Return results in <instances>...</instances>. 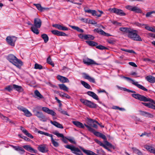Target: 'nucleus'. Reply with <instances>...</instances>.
Returning <instances> with one entry per match:
<instances>
[{
    "label": "nucleus",
    "mask_w": 155,
    "mask_h": 155,
    "mask_svg": "<svg viewBox=\"0 0 155 155\" xmlns=\"http://www.w3.org/2000/svg\"><path fill=\"white\" fill-rule=\"evenodd\" d=\"M7 59L10 62L18 68H20L23 65L22 61L12 54H9Z\"/></svg>",
    "instance_id": "f257e3e1"
},
{
    "label": "nucleus",
    "mask_w": 155,
    "mask_h": 155,
    "mask_svg": "<svg viewBox=\"0 0 155 155\" xmlns=\"http://www.w3.org/2000/svg\"><path fill=\"white\" fill-rule=\"evenodd\" d=\"M137 33L138 31L137 30L130 28L127 34V36L129 38L134 41H142V39Z\"/></svg>",
    "instance_id": "f03ea898"
},
{
    "label": "nucleus",
    "mask_w": 155,
    "mask_h": 155,
    "mask_svg": "<svg viewBox=\"0 0 155 155\" xmlns=\"http://www.w3.org/2000/svg\"><path fill=\"white\" fill-rule=\"evenodd\" d=\"M38 133L41 134L45 135L46 136L50 137L51 138V142L54 147H57L59 146V143L56 141V140L58 141V140H55L54 139L53 137V135L52 134H50L48 133L45 132L40 130H38Z\"/></svg>",
    "instance_id": "7ed1b4c3"
},
{
    "label": "nucleus",
    "mask_w": 155,
    "mask_h": 155,
    "mask_svg": "<svg viewBox=\"0 0 155 155\" xmlns=\"http://www.w3.org/2000/svg\"><path fill=\"white\" fill-rule=\"evenodd\" d=\"M64 147L67 149H70L71 151L74 154L77 155H83L81 151L78 148L73 145H67L64 146Z\"/></svg>",
    "instance_id": "20e7f679"
},
{
    "label": "nucleus",
    "mask_w": 155,
    "mask_h": 155,
    "mask_svg": "<svg viewBox=\"0 0 155 155\" xmlns=\"http://www.w3.org/2000/svg\"><path fill=\"white\" fill-rule=\"evenodd\" d=\"M84 125L88 128V130L90 131L93 133L95 136L101 138L104 140H105L106 139V137L105 135L101 133L95 131L94 129L88 125L85 124Z\"/></svg>",
    "instance_id": "39448f33"
},
{
    "label": "nucleus",
    "mask_w": 155,
    "mask_h": 155,
    "mask_svg": "<svg viewBox=\"0 0 155 155\" xmlns=\"http://www.w3.org/2000/svg\"><path fill=\"white\" fill-rule=\"evenodd\" d=\"M124 78L126 79L127 80L129 81L132 84L137 87L138 88L141 89L144 91H147L148 90L147 88H146L143 86L139 84L138 82L135 81L134 80H133L128 77H124Z\"/></svg>",
    "instance_id": "423d86ee"
},
{
    "label": "nucleus",
    "mask_w": 155,
    "mask_h": 155,
    "mask_svg": "<svg viewBox=\"0 0 155 155\" xmlns=\"http://www.w3.org/2000/svg\"><path fill=\"white\" fill-rule=\"evenodd\" d=\"M80 101L84 105L89 107L96 108L97 107V104L91 101L82 99H81Z\"/></svg>",
    "instance_id": "0eeeda50"
},
{
    "label": "nucleus",
    "mask_w": 155,
    "mask_h": 155,
    "mask_svg": "<svg viewBox=\"0 0 155 155\" xmlns=\"http://www.w3.org/2000/svg\"><path fill=\"white\" fill-rule=\"evenodd\" d=\"M33 112L34 115L39 118L40 120L43 122L47 121V119L41 112L38 111L36 109H33Z\"/></svg>",
    "instance_id": "6e6552de"
},
{
    "label": "nucleus",
    "mask_w": 155,
    "mask_h": 155,
    "mask_svg": "<svg viewBox=\"0 0 155 155\" xmlns=\"http://www.w3.org/2000/svg\"><path fill=\"white\" fill-rule=\"evenodd\" d=\"M132 96L135 98L139 100L140 101H148L151 100L150 98H147L145 96L139 94H132Z\"/></svg>",
    "instance_id": "1a4fd4ad"
},
{
    "label": "nucleus",
    "mask_w": 155,
    "mask_h": 155,
    "mask_svg": "<svg viewBox=\"0 0 155 155\" xmlns=\"http://www.w3.org/2000/svg\"><path fill=\"white\" fill-rule=\"evenodd\" d=\"M6 40L8 45L14 47L17 40V37L15 36H8L6 38Z\"/></svg>",
    "instance_id": "9d476101"
},
{
    "label": "nucleus",
    "mask_w": 155,
    "mask_h": 155,
    "mask_svg": "<svg viewBox=\"0 0 155 155\" xmlns=\"http://www.w3.org/2000/svg\"><path fill=\"white\" fill-rule=\"evenodd\" d=\"M109 11L111 12L115 13L116 14L121 16H124L126 15V14L121 9H118L117 8H110Z\"/></svg>",
    "instance_id": "9b49d317"
},
{
    "label": "nucleus",
    "mask_w": 155,
    "mask_h": 155,
    "mask_svg": "<svg viewBox=\"0 0 155 155\" xmlns=\"http://www.w3.org/2000/svg\"><path fill=\"white\" fill-rule=\"evenodd\" d=\"M84 11L85 12L91 14L93 16H97L98 17H101V15L103 13V12L102 11L99 10L98 11V12L100 13V14H98V12H96L95 10L86 9Z\"/></svg>",
    "instance_id": "f8f14e48"
},
{
    "label": "nucleus",
    "mask_w": 155,
    "mask_h": 155,
    "mask_svg": "<svg viewBox=\"0 0 155 155\" xmlns=\"http://www.w3.org/2000/svg\"><path fill=\"white\" fill-rule=\"evenodd\" d=\"M18 109L23 111L25 114V115L27 117H30L32 116L31 113L26 108L22 106H19L18 107Z\"/></svg>",
    "instance_id": "ddd939ff"
},
{
    "label": "nucleus",
    "mask_w": 155,
    "mask_h": 155,
    "mask_svg": "<svg viewBox=\"0 0 155 155\" xmlns=\"http://www.w3.org/2000/svg\"><path fill=\"white\" fill-rule=\"evenodd\" d=\"M42 110L43 111L52 116H55L56 115V113L54 111L49 109L47 107H43Z\"/></svg>",
    "instance_id": "4468645a"
},
{
    "label": "nucleus",
    "mask_w": 155,
    "mask_h": 155,
    "mask_svg": "<svg viewBox=\"0 0 155 155\" xmlns=\"http://www.w3.org/2000/svg\"><path fill=\"white\" fill-rule=\"evenodd\" d=\"M41 21L38 18H35L34 20L33 25L37 28H40L41 25Z\"/></svg>",
    "instance_id": "2eb2a0df"
},
{
    "label": "nucleus",
    "mask_w": 155,
    "mask_h": 155,
    "mask_svg": "<svg viewBox=\"0 0 155 155\" xmlns=\"http://www.w3.org/2000/svg\"><path fill=\"white\" fill-rule=\"evenodd\" d=\"M83 61L84 64L87 65L91 64L99 65L98 64L96 63L94 60L89 58L84 60Z\"/></svg>",
    "instance_id": "dca6fc26"
},
{
    "label": "nucleus",
    "mask_w": 155,
    "mask_h": 155,
    "mask_svg": "<svg viewBox=\"0 0 155 155\" xmlns=\"http://www.w3.org/2000/svg\"><path fill=\"white\" fill-rule=\"evenodd\" d=\"M57 78V79L62 83L69 82V81L67 78L60 75H58Z\"/></svg>",
    "instance_id": "f3484780"
},
{
    "label": "nucleus",
    "mask_w": 155,
    "mask_h": 155,
    "mask_svg": "<svg viewBox=\"0 0 155 155\" xmlns=\"http://www.w3.org/2000/svg\"><path fill=\"white\" fill-rule=\"evenodd\" d=\"M144 147L148 151L155 155V149L154 147L147 145H145Z\"/></svg>",
    "instance_id": "a211bd4d"
},
{
    "label": "nucleus",
    "mask_w": 155,
    "mask_h": 155,
    "mask_svg": "<svg viewBox=\"0 0 155 155\" xmlns=\"http://www.w3.org/2000/svg\"><path fill=\"white\" fill-rule=\"evenodd\" d=\"M79 148L87 155H97L96 154L92 151L89 150H85L81 147H79Z\"/></svg>",
    "instance_id": "6ab92c4d"
},
{
    "label": "nucleus",
    "mask_w": 155,
    "mask_h": 155,
    "mask_svg": "<svg viewBox=\"0 0 155 155\" xmlns=\"http://www.w3.org/2000/svg\"><path fill=\"white\" fill-rule=\"evenodd\" d=\"M38 149L39 151L43 153H46L48 151L45 145H39L38 147Z\"/></svg>",
    "instance_id": "aec40b11"
},
{
    "label": "nucleus",
    "mask_w": 155,
    "mask_h": 155,
    "mask_svg": "<svg viewBox=\"0 0 155 155\" xmlns=\"http://www.w3.org/2000/svg\"><path fill=\"white\" fill-rule=\"evenodd\" d=\"M139 112L140 114L144 116L150 118H153V115L148 112L142 110H140Z\"/></svg>",
    "instance_id": "412c9836"
},
{
    "label": "nucleus",
    "mask_w": 155,
    "mask_h": 155,
    "mask_svg": "<svg viewBox=\"0 0 155 155\" xmlns=\"http://www.w3.org/2000/svg\"><path fill=\"white\" fill-rule=\"evenodd\" d=\"M51 32L53 34L57 36H66V34L65 33L59 31L57 30H52L51 31Z\"/></svg>",
    "instance_id": "4be33fe9"
},
{
    "label": "nucleus",
    "mask_w": 155,
    "mask_h": 155,
    "mask_svg": "<svg viewBox=\"0 0 155 155\" xmlns=\"http://www.w3.org/2000/svg\"><path fill=\"white\" fill-rule=\"evenodd\" d=\"M87 94L89 96L92 97L94 99L96 100H99L98 96L97 95L93 92L88 91L87 92Z\"/></svg>",
    "instance_id": "5701e85b"
},
{
    "label": "nucleus",
    "mask_w": 155,
    "mask_h": 155,
    "mask_svg": "<svg viewBox=\"0 0 155 155\" xmlns=\"http://www.w3.org/2000/svg\"><path fill=\"white\" fill-rule=\"evenodd\" d=\"M23 147L27 150L29 151L31 153H36V151L31 147L30 145H25L23 146Z\"/></svg>",
    "instance_id": "b1692460"
},
{
    "label": "nucleus",
    "mask_w": 155,
    "mask_h": 155,
    "mask_svg": "<svg viewBox=\"0 0 155 155\" xmlns=\"http://www.w3.org/2000/svg\"><path fill=\"white\" fill-rule=\"evenodd\" d=\"M73 124L78 127L84 128V125L81 123L76 121H73L72 122Z\"/></svg>",
    "instance_id": "393cba45"
},
{
    "label": "nucleus",
    "mask_w": 155,
    "mask_h": 155,
    "mask_svg": "<svg viewBox=\"0 0 155 155\" xmlns=\"http://www.w3.org/2000/svg\"><path fill=\"white\" fill-rule=\"evenodd\" d=\"M13 89L19 93L23 91V89L21 86L15 84H13Z\"/></svg>",
    "instance_id": "a878e982"
},
{
    "label": "nucleus",
    "mask_w": 155,
    "mask_h": 155,
    "mask_svg": "<svg viewBox=\"0 0 155 155\" xmlns=\"http://www.w3.org/2000/svg\"><path fill=\"white\" fill-rule=\"evenodd\" d=\"M150 83H154L155 82V77L151 75L147 76L145 78Z\"/></svg>",
    "instance_id": "bb28decb"
},
{
    "label": "nucleus",
    "mask_w": 155,
    "mask_h": 155,
    "mask_svg": "<svg viewBox=\"0 0 155 155\" xmlns=\"http://www.w3.org/2000/svg\"><path fill=\"white\" fill-rule=\"evenodd\" d=\"M50 122L51 124L58 128L61 129H63L64 128L63 126L61 124L57 121H52L51 120Z\"/></svg>",
    "instance_id": "cd10ccee"
},
{
    "label": "nucleus",
    "mask_w": 155,
    "mask_h": 155,
    "mask_svg": "<svg viewBox=\"0 0 155 155\" xmlns=\"http://www.w3.org/2000/svg\"><path fill=\"white\" fill-rule=\"evenodd\" d=\"M84 77L85 79L88 80L91 82L93 83H95V79L94 78L90 77L88 75L85 73L84 74Z\"/></svg>",
    "instance_id": "c85d7f7f"
},
{
    "label": "nucleus",
    "mask_w": 155,
    "mask_h": 155,
    "mask_svg": "<svg viewBox=\"0 0 155 155\" xmlns=\"http://www.w3.org/2000/svg\"><path fill=\"white\" fill-rule=\"evenodd\" d=\"M35 95L36 96L38 99H43L44 98L43 96L37 90L35 91L34 92Z\"/></svg>",
    "instance_id": "c756f323"
},
{
    "label": "nucleus",
    "mask_w": 155,
    "mask_h": 155,
    "mask_svg": "<svg viewBox=\"0 0 155 155\" xmlns=\"http://www.w3.org/2000/svg\"><path fill=\"white\" fill-rule=\"evenodd\" d=\"M143 25H144V26H145V28L146 30L150 31L155 32V28H154L153 27H150L147 25L143 24Z\"/></svg>",
    "instance_id": "7c9ffc66"
},
{
    "label": "nucleus",
    "mask_w": 155,
    "mask_h": 155,
    "mask_svg": "<svg viewBox=\"0 0 155 155\" xmlns=\"http://www.w3.org/2000/svg\"><path fill=\"white\" fill-rule=\"evenodd\" d=\"M11 146L16 150L21 151L22 152V153H24L25 152V150L21 147L14 146L13 145H11Z\"/></svg>",
    "instance_id": "2f4dec72"
},
{
    "label": "nucleus",
    "mask_w": 155,
    "mask_h": 155,
    "mask_svg": "<svg viewBox=\"0 0 155 155\" xmlns=\"http://www.w3.org/2000/svg\"><path fill=\"white\" fill-rule=\"evenodd\" d=\"M0 116L6 122H9V123L14 124V123L11 120H10L8 118L3 116L2 114H0Z\"/></svg>",
    "instance_id": "473e14b6"
},
{
    "label": "nucleus",
    "mask_w": 155,
    "mask_h": 155,
    "mask_svg": "<svg viewBox=\"0 0 155 155\" xmlns=\"http://www.w3.org/2000/svg\"><path fill=\"white\" fill-rule=\"evenodd\" d=\"M58 86L61 89L66 91H68V88L64 84H59Z\"/></svg>",
    "instance_id": "72a5a7b5"
},
{
    "label": "nucleus",
    "mask_w": 155,
    "mask_h": 155,
    "mask_svg": "<svg viewBox=\"0 0 155 155\" xmlns=\"http://www.w3.org/2000/svg\"><path fill=\"white\" fill-rule=\"evenodd\" d=\"M70 26L72 29L77 30L78 32H84V31L83 29L80 28L79 27H78V26H76L73 25H70Z\"/></svg>",
    "instance_id": "f704fd0d"
},
{
    "label": "nucleus",
    "mask_w": 155,
    "mask_h": 155,
    "mask_svg": "<svg viewBox=\"0 0 155 155\" xmlns=\"http://www.w3.org/2000/svg\"><path fill=\"white\" fill-rule=\"evenodd\" d=\"M37 28L35 27L33 25H32V26L31 27V31L34 33L36 34H38L39 33V31L37 28Z\"/></svg>",
    "instance_id": "c9c22d12"
},
{
    "label": "nucleus",
    "mask_w": 155,
    "mask_h": 155,
    "mask_svg": "<svg viewBox=\"0 0 155 155\" xmlns=\"http://www.w3.org/2000/svg\"><path fill=\"white\" fill-rule=\"evenodd\" d=\"M94 31L97 32L101 35H104L105 32L102 29L99 28L95 29L94 30Z\"/></svg>",
    "instance_id": "e433bc0d"
},
{
    "label": "nucleus",
    "mask_w": 155,
    "mask_h": 155,
    "mask_svg": "<svg viewBox=\"0 0 155 155\" xmlns=\"http://www.w3.org/2000/svg\"><path fill=\"white\" fill-rule=\"evenodd\" d=\"M81 84L86 88L88 89H90L91 86L87 82L84 81H81Z\"/></svg>",
    "instance_id": "4c0bfd02"
},
{
    "label": "nucleus",
    "mask_w": 155,
    "mask_h": 155,
    "mask_svg": "<svg viewBox=\"0 0 155 155\" xmlns=\"http://www.w3.org/2000/svg\"><path fill=\"white\" fill-rule=\"evenodd\" d=\"M132 11L134 12L137 13H141V10L137 6H133Z\"/></svg>",
    "instance_id": "58836bf2"
},
{
    "label": "nucleus",
    "mask_w": 155,
    "mask_h": 155,
    "mask_svg": "<svg viewBox=\"0 0 155 155\" xmlns=\"http://www.w3.org/2000/svg\"><path fill=\"white\" fill-rule=\"evenodd\" d=\"M132 149L134 151V152L137 153L138 155H143L142 153L139 150L137 149L136 148L133 147Z\"/></svg>",
    "instance_id": "ea45409f"
},
{
    "label": "nucleus",
    "mask_w": 155,
    "mask_h": 155,
    "mask_svg": "<svg viewBox=\"0 0 155 155\" xmlns=\"http://www.w3.org/2000/svg\"><path fill=\"white\" fill-rule=\"evenodd\" d=\"M86 42L91 46H96L97 45V43L92 41H86Z\"/></svg>",
    "instance_id": "a19ab883"
},
{
    "label": "nucleus",
    "mask_w": 155,
    "mask_h": 155,
    "mask_svg": "<svg viewBox=\"0 0 155 155\" xmlns=\"http://www.w3.org/2000/svg\"><path fill=\"white\" fill-rule=\"evenodd\" d=\"M94 38V37L92 35H84V39L85 40H93Z\"/></svg>",
    "instance_id": "79ce46f5"
},
{
    "label": "nucleus",
    "mask_w": 155,
    "mask_h": 155,
    "mask_svg": "<svg viewBox=\"0 0 155 155\" xmlns=\"http://www.w3.org/2000/svg\"><path fill=\"white\" fill-rule=\"evenodd\" d=\"M88 122L90 123H93L94 122L96 123L98 125H100L102 127H104V126L103 125H101L100 124H99L97 121H96L95 120H94L91 119H88Z\"/></svg>",
    "instance_id": "37998d69"
},
{
    "label": "nucleus",
    "mask_w": 155,
    "mask_h": 155,
    "mask_svg": "<svg viewBox=\"0 0 155 155\" xmlns=\"http://www.w3.org/2000/svg\"><path fill=\"white\" fill-rule=\"evenodd\" d=\"M41 37L44 40L45 43H47L48 41L49 38L48 35L46 34H43L41 35Z\"/></svg>",
    "instance_id": "c03bdc74"
},
{
    "label": "nucleus",
    "mask_w": 155,
    "mask_h": 155,
    "mask_svg": "<svg viewBox=\"0 0 155 155\" xmlns=\"http://www.w3.org/2000/svg\"><path fill=\"white\" fill-rule=\"evenodd\" d=\"M59 94L61 97H65L68 99H70L71 98L70 96L68 94L64 92L59 93Z\"/></svg>",
    "instance_id": "a18cd8bd"
},
{
    "label": "nucleus",
    "mask_w": 155,
    "mask_h": 155,
    "mask_svg": "<svg viewBox=\"0 0 155 155\" xmlns=\"http://www.w3.org/2000/svg\"><path fill=\"white\" fill-rule=\"evenodd\" d=\"M130 29V28H129L121 27L120 28V31L125 32L127 34Z\"/></svg>",
    "instance_id": "49530a36"
},
{
    "label": "nucleus",
    "mask_w": 155,
    "mask_h": 155,
    "mask_svg": "<svg viewBox=\"0 0 155 155\" xmlns=\"http://www.w3.org/2000/svg\"><path fill=\"white\" fill-rule=\"evenodd\" d=\"M33 5L35 6L37 8L39 11L42 12L43 11L44 8H43L40 4H34Z\"/></svg>",
    "instance_id": "de8ad7c7"
},
{
    "label": "nucleus",
    "mask_w": 155,
    "mask_h": 155,
    "mask_svg": "<svg viewBox=\"0 0 155 155\" xmlns=\"http://www.w3.org/2000/svg\"><path fill=\"white\" fill-rule=\"evenodd\" d=\"M57 28L59 30L64 31H67L68 30V28L67 27L63 26L60 25H58Z\"/></svg>",
    "instance_id": "09e8293b"
},
{
    "label": "nucleus",
    "mask_w": 155,
    "mask_h": 155,
    "mask_svg": "<svg viewBox=\"0 0 155 155\" xmlns=\"http://www.w3.org/2000/svg\"><path fill=\"white\" fill-rule=\"evenodd\" d=\"M57 28L59 30L64 31H67L68 30V28L67 27L63 26L60 25H58Z\"/></svg>",
    "instance_id": "8fccbe9b"
},
{
    "label": "nucleus",
    "mask_w": 155,
    "mask_h": 155,
    "mask_svg": "<svg viewBox=\"0 0 155 155\" xmlns=\"http://www.w3.org/2000/svg\"><path fill=\"white\" fill-rule=\"evenodd\" d=\"M47 62L49 64L51 65L52 67H54V65L53 63L52 62L50 56L48 57L47 59Z\"/></svg>",
    "instance_id": "3c124183"
},
{
    "label": "nucleus",
    "mask_w": 155,
    "mask_h": 155,
    "mask_svg": "<svg viewBox=\"0 0 155 155\" xmlns=\"http://www.w3.org/2000/svg\"><path fill=\"white\" fill-rule=\"evenodd\" d=\"M5 89L9 92L12 91L13 89V84L8 86Z\"/></svg>",
    "instance_id": "603ef678"
},
{
    "label": "nucleus",
    "mask_w": 155,
    "mask_h": 155,
    "mask_svg": "<svg viewBox=\"0 0 155 155\" xmlns=\"http://www.w3.org/2000/svg\"><path fill=\"white\" fill-rule=\"evenodd\" d=\"M53 133L54 135H56L58 137H61L62 138L64 137V136L63 134L60 133L58 131H55Z\"/></svg>",
    "instance_id": "864d4df0"
},
{
    "label": "nucleus",
    "mask_w": 155,
    "mask_h": 155,
    "mask_svg": "<svg viewBox=\"0 0 155 155\" xmlns=\"http://www.w3.org/2000/svg\"><path fill=\"white\" fill-rule=\"evenodd\" d=\"M67 139L71 143L74 144H75L76 143L74 138L73 137H69Z\"/></svg>",
    "instance_id": "5fc2aeb1"
},
{
    "label": "nucleus",
    "mask_w": 155,
    "mask_h": 155,
    "mask_svg": "<svg viewBox=\"0 0 155 155\" xmlns=\"http://www.w3.org/2000/svg\"><path fill=\"white\" fill-rule=\"evenodd\" d=\"M35 68L37 69H41L43 68V67L41 65L36 63L35 65Z\"/></svg>",
    "instance_id": "6e6d98bb"
},
{
    "label": "nucleus",
    "mask_w": 155,
    "mask_h": 155,
    "mask_svg": "<svg viewBox=\"0 0 155 155\" xmlns=\"http://www.w3.org/2000/svg\"><path fill=\"white\" fill-rule=\"evenodd\" d=\"M121 50L127 52L129 53L135 54L136 53L133 50L122 49Z\"/></svg>",
    "instance_id": "4d7b16f0"
},
{
    "label": "nucleus",
    "mask_w": 155,
    "mask_h": 155,
    "mask_svg": "<svg viewBox=\"0 0 155 155\" xmlns=\"http://www.w3.org/2000/svg\"><path fill=\"white\" fill-rule=\"evenodd\" d=\"M94 140L96 143L100 145V146L105 147V145L97 139H95Z\"/></svg>",
    "instance_id": "13d9d810"
},
{
    "label": "nucleus",
    "mask_w": 155,
    "mask_h": 155,
    "mask_svg": "<svg viewBox=\"0 0 155 155\" xmlns=\"http://www.w3.org/2000/svg\"><path fill=\"white\" fill-rule=\"evenodd\" d=\"M142 104L145 106H147L149 108H151L152 105V104H151L150 103H146L143 102H142Z\"/></svg>",
    "instance_id": "bf43d9fd"
},
{
    "label": "nucleus",
    "mask_w": 155,
    "mask_h": 155,
    "mask_svg": "<svg viewBox=\"0 0 155 155\" xmlns=\"http://www.w3.org/2000/svg\"><path fill=\"white\" fill-rule=\"evenodd\" d=\"M25 134L28 137L30 138L31 139H32L34 137L33 136H32L31 134L28 133V131H26Z\"/></svg>",
    "instance_id": "052dcab7"
},
{
    "label": "nucleus",
    "mask_w": 155,
    "mask_h": 155,
    "mask_svg": "<svg viewBox=\"0 0 155 155\" xmlns=\"http://www.w3.org/2000/svg\"><path fill=\"white\" fill-rule=\"evenodd\" d=\"M153 13H155V11H153L148 12L146 14V17H150V15Z\"/></svg>",
    "instance_id": "680f3d73"
},
{
    "label": "nucleus",
    "mask_w": 155,
    "mask_h": 155,
    "mask_svg": "<svg viewBox=\"0 0 155 155\" xmlns=\"http://www.w3.org/2000/svg\"><path fill=\"white\" fill-rule=\"evenodd\" d=\"M105 142L106 143V144L107 146H109L111 148H113L114 149V146L113 145H112L110 143H109V142H108L107 141H105Z\"/></svg>",
    "instance_id": "e2e57ef3"
},
{
    "label": "nucleus",
    "mask_w": 155,
    "mask_h": 155,
    "mask_svg": "<svg viewBox=\"0 0 155 155\" xmlns=\"http://www.w3.org/2000/svg\"><path fill=\"white\" fill-rule=\"evenodd\" d=\"M88 123H89V124L90 126L92 127H93L95 128H97V125H96L95 124H94V123H90L88 122Z\"/></svg>",
    "instance_id": "0e129e2a"
},
{
    "label": "nucleus",
    "mask_w": 155,
    "mask_h": 155,
    "mask_svg": "<svg viewBox=\"0 0 155 155\" xmlns=\"http://www.w3.org/2000/svg\"><path fill=\"white\" fill-rule=\"evenodd\" d=\"M143 61H145L146 62H151L152 63L154 62V61H151L150 59L148 58H144L143 59Z\"/></svg>",
    "instance_id": "69168bd1"
},
{
    "label": "nucleus",
    "mask_w": 155,
    "mask_h": 155,
    "mask_svg": "<svg viewBox=\"0 0 155 155\" xmlns=\"http://www.w3.org/2000/svg\"><path fill=\"white\" fill-rule=\"evenodd\" d=\"M133 6L130 5H128L126 7V8L127 9L132 11Z\"/></svg>",
    "instance_id": "338daca9"
},
{
    "label": "nucleus",
    "mask_w": 155,
    "mask_h": 155,
    "mask_svg": "<svg viewBox=\"0 0 155 155\" xmlns=\"http://www.w3.org/2000/svg\"><path fill=\"white\" fill-rule=\"evenodd\" d=\"M96 48L99 49L103 50L106 49V48L102 45H98L96 47Z\"/></svg>",
    "instance_id": "774afa93"
}]
</instances>
